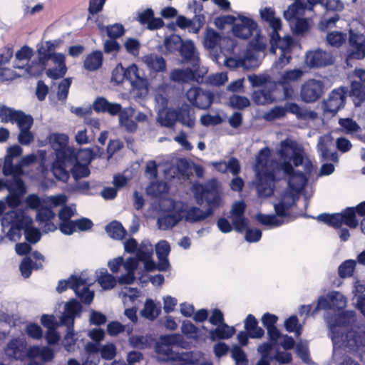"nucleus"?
Listing matches in <instances>:
<instances>
[{
    "mask_svg": "<svg viewBox=\"0 0 365 365\" xmlns=\"http://www.w3.org/2000/svg\"><path fill=\"white\" fill-rule=\"evenodd\" d=\"M270 150L262 149L256 158L255 171L256 173V188L261 197L271 196L274 192V181L279 178L278 173L282 171L289 175L287 191L282 195L279 202L274 205L276 215L258 214L257 220L262 225L274 227L286 222L288 211L295 203L296 199L307 182L304 174L294 172L292 163L295 167L304 164L306 172L311 171L312 163L304 159L302 150L296 142L287 139L280 143L278 150L279 163L269 160Z\"/></svg>",
    "mask_w": 365,
    "mask_h": 365,
    "instance_id": "obj_1",
    "label": "nucleus"
},
{
    "mask_svg": "<svg viewBox=\"0 0 365 365\" xmlns=\"http://www.w3.org/2000/svg\"><path fill=\"white\" fill-rule=\"evenodd\" d=\"M355 321L352 311L344 312L334 320L327 319L334 350L344 349L361 359H365V331L361 329L351 330L344 334L348 327Z\"/></svg>",
    "mask_w": 365,
    "mask_h": 365,
    "instance_id": "obj_2",
    "label": "nucleus"
},
{
    "mask_svg": "<svg viewBox=\"0 0 365 365\" xmlns=\"http://www.w3.org/2000/svg\"><path fill=\"white\" fill-rule=\"evenodd\" d=\"M68 136L64 133H52L48 136V142L56 153V160L52 165V172L55 177L63 182L67 181L69 173L64 168L63 162H71L74 158L73 149L68 146Z\"/></svg>",
    "mask_w": 365,
    "mask_h": 365,
    "instance_id": "obj_3",
    "label": "nucleus"
},
{
    "mask_svg": "<svg viewBox=\"0 0 365 365\" xmlns=\"http://www.w3.org/2000/svg\"><path fill=\"white\" fill-rule=\"evenodd\" d=\"M60 41H46L45 44L42 46L41 48H38V68L36 69H34L31 67H29L26 68L27 73L31 76L39 75L46 68V61L51 58L58 68L48 70L46 71V74L53 78H58L65 75L67 71L65 63L66 56L62 53H49L44 51L45 48L48 51H50L58 47Z\"/></svg>",
    "mask_w": 365,
    "mask_h": 365,
    "instance_id": "obj_4",
    "label": "nucleus"
},
{
    "mask_svg": "<svg viewBox=\"0 0 365 365\" xmlns=\"http://www.w3.org/2000/svg\"><path fill=\"white\" fill-rule=\"evenodd\" d=\"M356 213L365 217V202L360 203L356 208H347L341 213L321 214L317 217V220L334 227H339L345 224L351 228H355L359 225Z\"/></svg>",
    "mask_w": 365,
    "mask_h": 365,
    "instance_id": "obj_5",
    "label": "nucleus"
},
{
    "mask_svg": "<svg viewBox=\"0 0 365 365\" xmlns=\"http://www.w3.org/2000/svg\"><path fill=\"white\" fill-rule=\"evenodd\" d=\"M160 207L161 213L158 219L159 229L163 230L171 229L183 219V214L180 212L183 208V202L166 198L160 201Z\"/></svg>",
    "mask_w": 365,
    "mask_h": 365,
    "instance_id": "obj_6",
    "label": "nucleus"
},
{
    "mask_svg": "<svg viewBox=\"0 0 365 365\" xmlns=\"http://www.w3.org/2000/svg\"><path fill=\"white\" fill-rule=\"evenodd\" d=\"M245 210V204L243 201H237L233 203L230 212L232 223L237 232H242L246 230V241L256 242L260 240L262 232L259 229H247L248 221L244 215Z\"/></svg>",
    "mask_w": 365,
    "mask_h": 365,
    "instance_id": "obj_7",
    "label": "nucleus"
},
{
    "mask_svg": "<svg viewBox=\"0 0 365 365\" xmlns=\"http://www.w3.org/2000/svg\"><path fill=\"white\" fill-rule=\"evenodd\" d=\"M92 284L93 281L82 274L80 276H72L68 280L60 281L56 289L61 293L70 287L83 302L90 304L94 297V292L89 289Z\"/></svg>",
    "mask_w": 365,
    "mask_h": 365,
    "instance_id": "obj_8",
    "label": "nucleus"
},
{
    "mask_svg": "<svg viewBox=\"0 0 365 365\" xmlns=\"http://www.w3.org/2000/svg\"><path fill=\"white\" fill-rule=\"evenodd\" d=\"M81 311V305L76 300H71L65 304L64 312L61 317V324L67 327L66 334L63 339V346L68 351L74 350L76 344L73 323L76 316Z\"/></svg>",
    "mask_w": 365,
    "mask_h": 365,
    "instance_id": "obj_9",
    "label": "nucleus"
},
{
    "mask_svg": "<svg viewBox=\"0 0 365 365\" xmlns=\"http://www.w3.org/2000/svg\"><path fill=\"white\" fill-rule=\"evenodd\" d=\"M232 31L235 36L245 39L248 38L255 34L257 43L255 46L258 50H262L265 48L264 37L259 34L257 24L252 18L245 15H237L234 23V26H232Z\"/></svg>",
    "mask_w": 365,
    "mask_h": 365,
    "instance_id": "obj_10",
    "label": "nucleus"
},
{
    "mask_svg": "<svg viewBox=\"0 0 365 365\" xmlns=\"http://www.w3.org/2000/svg\"><path fill=\"white\" fill-rule=\"evenodd\" d=\"M155 351L159 355V361H170L173 365H191L197 363L200 359V354L192 351L181 353L174 352L170 346L159 341L155 347Z\"/></svg>",
    "mask_w": 365,
    "mask_h": 365,
    "instance_id": "obj_11",
    "label": "nucleus"
},
{
    "mask_svg": "<svg viewBox=\"0 0 365 365\" xmlns=\"http://www.w3.org/2000/svg\"><path fill=\"white\" fill-rule=\"evenodd\" d=\"M305 6L301 1H295L284 11V17L289 23L291 29L296 34L307 32L311 26V21L304 18Z\"/></svg>",
    "mask_w": 365,
    "mask_h": 365,
    "instance_id": "obj_12",
    "label": "nucleus"
},
{
    "mask_svg": "<svg viewBox=\"0 0 365 365\" xmlns=\"http://www.w3.org/2000/svg\"><path fill=\"white\" fill-rule=\"evenodd\" d=\"M125 251L128 253H133L136 251L138 262L141 261L144 263V267L147 271H153L156 265L153 260V245L148 240H144L138 247V242L135 239L130 238L124 242Z\"/></svg>",
    "mask_w": 365,
    "mask_h": 365,
    "instance_id": "obj_13",
    "label": "nucleus"
},
{
    "mask_svg": "<svg viewBox=\"0 0 365 365\" xmlns=\"http://www.w3.org/2000/svg\"><path fill=\"white\" fill-rule=\"evenodd\" d=\"M6 222L11 225L6 236L15 242L21 238V230H25L24 225L31 224L32 219L25 212L14 210L4 215L2 223L4 225Z\"/></svg>",
    "mask_w": 365,
    "mask_h": 365,
    "instance_id": "obj_14",
    "label": "nucleus"
},
{
    "mask_svg": "<svg viewBox=\"0 0 365 365\" xmlns=\"http://www.w3.org/2000/svg\"><path fill=\"white\" fill-rule=\"evenodd\" d=\"M122 266L126 271V274L120 275L118 282L121 284H132L135 279V271L138 267L137 259L130 257L124 260L123 257H118L109 260L108 262V267L113 273L119 272Z\"/></svg>",
    "mask_w": 365,
    "mask_h": 365,
    "instance_id": "obj_15",
    "label": "nucleus"
},
{
    "mask_svg": "<svg viewBox=\"0 0 365 365\" xmlns=\"http://www.w3.org/2000/svg\"><path fill=\"white\" fill-rule=\"evenodd\" d=\"M194 192L198 203L205 199L210 205H219L220 202V185L215 179L208 181L205 185L194 184Z\"/></svg>",
    "mask_w": 365,
    "mask_h": 365,
    "instance_id": "obj_16",
    "label": "nucleus"
},
{
    "mask_svg": "<svg viewBox=\"0 0 365 365\" xmlns=\"http://www.w3.org/2000/svg\"><path fill=\"white\" fill-rule=\"evenodd\" d=\"M126 78L130 81L133 91L139 97L144 98L148 95V81L135 64H131L126 68Z\"/></svg>",
    "mask_w": 365,
    "mask_h": 365,
    "instance_id": "obj_17",
    "label": "nucleus"
},
{
    "mask_svg": "<svg viewBox=\"0 0 365 365\" xmlns=\"http://www.w3.org/2000/svg\"><path fill=\"white\" fill-rule=\"evenodd\" d=\"M324 83L319 79L311 78L306 81L301 87L300 96L307 103L314 102L324 93Z\"/></svg>",
    "mask_w": 365,
    "mask_h": 365,
    "instance_id": "obj_18",
    "label": "nucleus"
},
{
    "mask_svg": "<svg viewBox=\"0 0 365 365\" xmlns=\"http://www.w3.org/2000/svg\"><path fill=\"white\" fill-rule=\"evenodd\" d=\"M186 98L192 106L200 109H207L212 103L214 96L199 87H192L187 91Z\"/></svg>",
    "mask_w": 365,
    "mask_h": 365,
    "instance_id": "obj_19",
    "label": "nucleus"
},
{
    "mask_svg": "<svg viewBox=\"0 0 365 365\" xmlns=\"http://www.w3.org/2000/svg\"><path fill=\"white\" fill-rule=\"evenodd\" d=\"M346 303V298L341 293L334 291L319 298L316 309H341Z\"/></svg>",
    "mask_w": 365,
    "mask_h": 365,
    "instance_id": "obj_20",
    "label": "nucleus"
},
{
    "mask_svg": "<svg viewBox=\"0 0 365 365\" xmlns=\"http://www.w3.org/2000/svg\"><path fill=\"white\" fill-rule=\"evenodd\" d=\"M355 77L360 81H353L351 87V96L356 106H360L365 103V70L355 69Z\"/></svg>",
    "mask_w": 365,
    "mask_h": 365,
    "instance_id": "obj_21",
    "label": "nucleus"
},
{
    "mask_svg": "<svg viewBox=\"0 0 365 365\" xmlns=\"http://www.w3.org/2000/svg\"><path fill=\"white\" fill-rule=\"evenodd\" d=\"M349 43L350 58L361 60L365 57V36L363 34L350 30Z\"/></svg>",
    "mask_w": 365,
    "mask_h": 365,
    "instance_id": "obj_22",
    "label": "nucleus"
},
{
    "mask_svg": "<svg viewBox=\"0 0 365 365\" xmlns=\"http://www.w3.org/2000/svg\"><path fill=\"white\" fill-rule=\"evenodd\" d=\"M225 65L230 68H242L245 70L257 66V58L252 49H247L242 57L228 58L225 61Z\"/></svg>",
    "mask_w": 365,
    "mask_h": 365,
    "instance_id": "obj_23",
    "label": "nucleus"
},
{
    "mask_svg": "<svg viewBox=\"0 0 365 365\" xmlns=\"http://www.w3.org/2000/svg\"><path fill=\"white\" fill-rule=\"evenodd\" d=\"M303 74V71L299 68L288 70L282 74L278 83L283 86L285 98H292L293 97L294 89L290 84L299 80Z\"/></svg>",
    "mask_w": 365,
    "mask_h": 365,
    "instance_id": "obj_24",
    "label": "nucleus"
},
{
    "mask_svg": "<svg viewBox=\"0 0 365 365\" xmlns=\"http://www.w3.org/2000/svg\"><path fill=\"white\" fill-rule=\"evenodd\" d=\"M346 93V90L343 87L334 90L324 103V111L337 113L344 106Z\"/></svg>",
    "mask_w": 365,
    "mask_h": 365,
    "instance_id": "obj_25",
    "label": "nucleus"
},
{
    "mask_svg": "<svg viewBox=\"0 0 365 365\" xmlns=\"http://www.w3.org/2000/svg\"><path fill=\"white\" fill-rule=\"evenodd\" d=\"M306 63L310 67H323L332 64L334 58L331 53L318 49L307 53Z\"/></svg>",
    "mask_w": 365,
    "mask_h": 365,
    "instance_id": "obj_26",
    "label": "nucleus"
},
{
    "mask_svg": "<svg viewBox=\"0 0 365 365\" xmlns=\"http://www.w3.org/2000/svg\"><path fill=\"white\" fill-rule=\"evenodd\" d=\"M279 31H272L270 34L271 43V52L277 53V50L279 49L282 55H287L290 53V48L292 45V38L289 36H286L281 38L279 34Z\"/></svg>",
    "mask_w": 365,
    "mask_h": 365,
    "instance_id": "obj_27",
    "label": "nucleus"
},
{
    "mask_svg": "<svg viewBox=\"0 0 365 365\" xmlns=\"http://www.w3.org/2000/svg\"><path fill=\"white\" fill-rule=\"evenodd\" d=\"M33 54L34 51L32 48H29L27 46L21 47L15 53V58L13 62L14 67L19 69H24L23 75L28 74L31 76L29 73H27L26 68L29 67H31L34 69H36L38 68V63L35 65L27 66Z\"/></svg>",
    "mask_w": 365,
    "mask_h": 365,
    "instance_id": "obj_28",
    "label": "nucleus"
},
{
    "mask_svg": "<svg viewBox=\"0 0 365 365\" xmlns=\"http://www.w3.org/2000/svg\"><path fill=\"white\" fill-rule=\"evenodd\" d=\"M5 352L7 356L16 360H24L27 357L26 342L23 339L11 340L7 345Z\"/></svg>",
    "mask_w": 365,
    "mask_h": 365,
    "instance_id": "obj_29",
    "label": "nucleus"
},
{
    "mask_svg": "<svg viewBox=\"0 0 365 365\" xmlns=\"http://www.w3.org/2000/svg\"><path fill=\"white\" fill-rule=\"evenodd\" d=\"M12 184L14 190L9 191V194L6 197V203L12 208L18 207L21 201V197L25 194L26 189L23 181L20 178H13Z\"/></svg>",
    "mask_w": 365,
    "mask_h": 365,
    "instance_id": "obj_30",
    "label": "nucleus"
},
{
    "mask_svg": "<svg viewBox=\"0 0 365 365\" xmlns=\"http://www.w3.org/2000/svg\"><path fill=\"white\" fill-rule=\"evenodd\" d=\"M183 214V219L190 222H196L205 220L211 215L210 209L202 210L199 207L188 206L183 203V208L180 210Z\"/></svg>",
    "mask_w": 365,
    "mask_h": 365,
    "instance_id": "obj_31",
    "label": "nucleus"
},
{
    "mask_svg": "<svg viewBox=\"0 0 365 365\" xmlns=\"http://www.w3.org/2000/svg\"><path fill=\"white\" fill-rule=\"evenodd\" d=\"M207 72V68H202L200 73H197V69L195 68V71L191 69H175L171 72L170 78L172 81L178 83H187L193 80H197V76L204 75Z\"/></svg>",
    "mask_w": 365,
    "mask_h": 365,
    "instance_id": "obj_32",
    "label": "nucleus"
},
{
    "mask_svg": "<svg viewBox=\"0 0 365 365\" xmlns=\"http://www.w3.org/2000/svg\"><path fill=\"white\" fill-rule=\"evenodd\" d=\"M22 153L23 149L18 145H12L7 148L2 168L3 174L5 176L12 175L16 167V164H13V160L14 158L19 157Z\"/></svg>",
    "mask_w": 365,
    "mask_h": 365,
    "instance_id": "obj_33",
    "label": "nucleus"
},
{
    "mask_svg": "<svg viewBox=\"0 0 365 365\" xmlns=\"http://www.w3.org/2000/svg\"><path fill=\"white\" fill-rule=\"evenodd\" d=\"M135 113V109L132 107L122 108L118 113V124L127 132L133 133L138 130V124L131 118Z\"/></svg>",
    "mask_w": 365,
    "mask_h": 365,
    "instance_id": "obj_34",
    "label": "nucleus"
},
{
    "mask_svg": "<svg viewBox=\"0 0 365 365\" xmlns=\"http://www.w3.org/2000/svg\"><path fill=\"white\" fill-rule=\"evenodd\" d=\"M27 358L31 361L39 359L42 362H49L53 359L54 352L48 346H32L27 349Z\"/></svg>",
    "mask_w": 365,
    "mask_h": 365,
    "instance_id": "obj_35",
    "label": "nucleus"
},
{
    "mask_svg": "<svg viewBox=\"0 0 365 365\" xmlns=\"http://www.w3.org/2000/svg\"><path fill=\"white\" fill-rule=\"evenodd\" d=\"M29 115L23 112L14 110L4 105H0V120L2 123H16L19 125Z\"/></svg>",
    "mask_w": 365,
    "mask_h": 365,
    "instance_id": "obj_36",
    "label": "nucleus"
},
{
    "mask_svg": "<svg viewBox=\"0 0 365 365\" xmlns=\"http://www.w3.org/2000/svg\"><path fill=\"white\" fill-rule=\"evenodd\" d=\"M275 88L274 83H269L266 86L253 93L252 99L258 105H264L272 103L276 98L273 94Z\"/></svg>",
    "mask_w": 365,
    "mask_h": 365,
    "instance_id": "obj_37",
    "label": "nucleus"
},
{
    "mask_svg": "<svg viewBox=\"0 0 365 365\" xmlns=\"http://www.w3.org/2000/svg\"><path fill=\"white\" fill-rule=\"evenodd\" d=\"M177 121L187 128H193L195 125V112L187 104L182 105L178 109Z\"/></svg>",
    "mask_w": 365,
    "mask_h": 365,
    "instance_id": "obj_38",
    "label": "nucleus"
},
{
    "mask_svg": "<svg viewBox=\"0 0 365 365\" xmlns=\"http://www.w3.org/2000/svg\"><path fill=\"white\" fill-rule=\"evenodd\" d=\"M142 62L147 68L155 72H162L166 69V63L165 59L155 53H150L141 58Z\"/></svg>",
    "mask_w": 365,
    "mask_h": 365,
    "instance_id": "obj_39",
    "label": "nucleus"
},
{
    "mask_svg": "<svg viewBox=\"0 0 365 365\" xmlns=\"http://www.w3.org/2000/svg\"><path fill=\"white\" fill-rule=\"evenodd\" d=\"M93 109L97 112H107L111 115H117L121 110V105L111 103L106 98H98L93 103Z\"/></svg>",
    "mask_w": 365,
    "mask_h": 365,
    "instance_id": "obj_40",
    "label": "nucleus"
},
{
    "mask_svg": "<svg viewBox=\"0 0 365 365\" xmlns=\"http://www.w3.org/2000/svg\"><path fill=\"white\" fill-rule=\"evenodd\" d=\"M155 252L159 259L158 269L161 271L166 270L169 267L167 258L170 252L169 243L165 240L160 241L155 246Z\"/></svg>",
    "mask_w": 365,
    "mask_h": 365,
    "instance_id": "obj_41",
    "label": "nucleus"
},
{
    "mask_svg": "<svg viewBox=\"0 0 365 365\" xmlns=\"http://www.w3.org/2000/svg\"><path fill=\"white\" fill-rule=\"evenodd\" d=\"M33 124V118L31 115L24 118L21 123L18 125L20 130L19 135V141L22 145H29L34 140V135L30 131Z\"/></svg>",
    "mask_w": 365,
    "mask_h": 365,
    "instance_id": "obj_42",
    "label": "nucleus"
},
{
    "mask_svg": "<svg viewBox=\"0 0 365 365\" xmlns=\"http://www.w3.org/2000/svg\"><path fill=\"white\" fill-rule=\"evenodd\" d=\"M333 138L330 134L324 135L319 138L317 148L322 156L327 160H337V155L335 153H330L329 147L332 144Z\"/></svg>",
    "mask_w": 365,
    "mask_h": 365,
    "instance_id": "obj_43",
    "label": "nucleus"
},
{
    "mask_svg": "<svg viewBox=\"0 0 365 365\" xmlns=\"http://www.w3.org/2000/svg\"><path fill=\"white\" fill-rule=\"evenodd\" d=\"M96 280L103 289H111L117 284L116 278L105 268L96 271Z\"/></svg>",
    "mask_w": 365,
    "mask_h": 365,
    "instance_id": "obj_44",
    "label": "nucleus"
},
{
    "mask_svg": "<svg viewBox=\"0 0 365 365\" xmlns=\"http://www.w3.org/2000/svg\"><path fill=\"white\" fill-rule=\"evenodd\" d=\"M48 205H43L38 209L36 218L41 222H46L44 230L45 232H51L56 230L54 224L51 223L49 221L54 217L55 214L51 211Z\"/></svg>",
    "mask_w": 365,
    "mask_h": 365,
    "instance_id": "obj_45",
    "label": "nucleus"
},
{
    "mask_svg": "<svg viewBox=\"0 0 365 365\" xmlns=\"http://www.w3.org/2000/svg\"><path fill=\"white\" fill-rule=\"evenodd\" d=\"M261 18L266 21L272 31H279L282 27V22L279 18L275 16V13L271 7H264L259 10Z\"/></svg>",
    "mask_w": 365,
    "mask_h": 365,
    "instance_id": "obj_46",
    "label": "nucleus"
},
{
    "mask_svg": "<svg viewBox=\"0 0 365 365\" xmlns=\"http://www.w3.org/2000/svg\"><path fill=\"white\" fill-rule=\"evenodd\" d=\"M161 312L160 303H155L153 299H148L145 301L143 309L140 311V314L149 320H154Z\"/></svg>",
    "mask_w": 365,
    "mask_h": 365,
    "instance_id": "obj_47",
    "label": "nucleus"
},
{
    "mask_svg": "<svg viewBox=\"0 0 365 365\" xmlns=\"http://www.w3.org/2000/svg\"><path fill=\"white\" fill-rule=\"evenodd\" d=\"M211 164L217 170L221 173L230 171L233 175H237L240 170V163L236 158H231L228 162H212Z\"/></svg>",
    "mask_w": 365,
    "mask_h": 365,
    "instance_id": "obj_48",
    "label": "nucleus"
},
{
    "mask_svg": "<svg viewBox=\"0 0 365 365\" xmlns=\"http://www.w3.org/2000/svg\"><path fill=\"white\" fill-rule=\"evenodd\" d=\"M180 53L185 58L190 61L195 67L198 65V53L192 41H186L182 43Z\"/></svg>",
    "mask_w": 365,
    "mask_h": 365,
    "instance_id": "obj_49",
    "label": "nucleus"
},
{
    "mask_svg": "<svg viewBox=\"0 0 365 365\" xmlns=\"http://www.w3.org/2000/svg\"><path fill=\"white\" fill-rule=\"evenodd\" d=\"M178 110L167 108L158 113L157 120L165 127H172L177 122Z\"/></svg>",
    "mask_w": 365,
    "mask_h": 365,
    "instance_id": "obj_50",
    "label": "nucleus"
},
{
    "mask_svg": "<svg viewBox=\"0 0 365 365\" xmlns=\"http://www.w3.org/2000/svg\"><path fill=\"white\" fill-rule=\"evenodd\" d=\"M36 159L37 156L35 154H29L21 158L19 162L16 164L12 174L13 178H19L21 175H23L24 169L34 164Z\"/></svg>",
    "mask_w": 365,
    "mask_h": 365,
    "instance_id": "obj_51",
    "label": "nucleus"
},
{
    "mask_svg": "<svg viewBox=\"0 0 365 365\" xmlns=\"http://www.w3.org/2000/svg\"><path fill=\"white\" fill-rule=\"evenodd\" d=\"M103 61V53L101 51H96L88 54L84 61V68L90 71L98 69Z\"/></svg>",
    "mask_w": 365,
    "mask_h": 365,
    "instance_id": "obj_52",
    "label": "nucleus"
},
{
    "mask_svg": "<svg viewBox=\"0 0 365 365\" xmlns=\"http://www.w3.org/2000/svg\"><path fill=\"white\" fill-rule=\"evenodd\" d=\"M245 328L251 338L259 339L264 335V330L257 327L256 319L251 314L245 321Z\"/></svg>",
    "mask_w": 365,
    "mask_h": 365,
    "instance_id": "obj_53",
    "label": "nucleus"
},
{
    "mask_svg": "<svg viewBox=\"0 0 365 365\" xmlns=\"http://www.w3.org/2000/svg\"><path fill=\"white\" fill-rule=\"evenodd\" d=\"M235 329L233 327H229L227 324L218 326L216 329L209 331L210 339L215 341L217 339H229L233 336Z\"/></svg>",
    "mask_w": 365,
    "mask_h": 365,
    "instance_id": "obj_54",
    "label": "nucleus"
},
{
    "mask_svg": "<svg viewBox=\"0 0 365 365\" xmlns=\"http://www.w3.org/2000/svg\"><path fill=\"white\" fill-rule=\"evenodd\" d=\"M91 151L89 149H83L78 153L73 150V154L71 155L74 159L71 162H63L64 168L66 169L67 167L73 165V163H81L86 164L90 163L91 160Z\"/></svg>",
    "mask_w": 365,
    "mask_h": 365,
    "instance_id": "obj_55",
    "label": "nucleus"
},
{
    "mask_svg": "<svg viewBox=\"0 0 365 365\" xmlns=\"http://www.w3.org/2000/svg\"><path fill=\"white\" fill-rule=\"evenodd\" d=\"M119 297L121 298L124 306L128 307L140 297V292L136 289L125 287L119 293Z\"/></svg>",
    "mask_w": 365,
    "mask_h": 365,
    "instance_id": "obj_56",
    "label": "nucleus"
},
{
    "mask_svg": "<svg viewBox=\"0 0 365 365\" xmlns=\"http://www.w3.org/2000/svg\"><path fill=\"white\" fill-rule=\"evenodd\" d=\"M106 230L108 235L115 240L123 239L126 234V231L122 225L116 221L107 225Z\"/></svg>",
    "mask_w": 365,
    "mask_h": 365,
    "instance_id": "obj_57",
    "label": "nucleus"
},
{
    "mask_svg": "<svg viewBox=\"0 0 365 365\" xmlns=\"http://www.w3.org/2000/svg\"><path fill=\"white\" fill-rule=\"evenodd\" d=\"M346 34L340 31H332L327 35V43L336 47H339L345 43Z\"/></svg>",
    "mask_w": 365,
    "mask_h": 365,
    "instance_id": "obj_58",
    "label": "nucleus"
},
{
    "mask_svg": "<svg viewBox=\"0 0 365 365\" xmlns=\"http://www.w3.org/2000/svg\"><path fill=\"white\" fill-rule=\"evenodd\" d=\"M339 124L341 130L346 134H353L358 132L361 128L357 123L351 118H341Z\"/></svg>",
    "mask_w": 365,
    "mask_h": 365,
    "instance_id": "obj_59",
    "label": "nucleus"
},
{
    "mask_svg": "<svg viewBox=\"0 0 365 365\" xmlns=\"http://www.w3.org/2000/svg\"><path fill=\"white\" fill-rule=\"evenodd\" d=\"M98 28L102 33L106 32L108 36L111 38L120 37L124 33L123 26L119 24H115L108 27L98 25Z\"/></svg>",
    "mask_w": 365,
    "mask_h": 365,
    "instance_id": "obj_60",
    "label": "nucleus"
},
{
    "mask_svg": "<svg viewBox=\"0 0 365 365\" xmlns=\"http://www.w3.org/2000/svg\"><path fill=\"white\" fill-rule=\"evenodd\" d=\"M68 170H71L73 177L76 179L85 178L89 175V170L87 165L83 163H73V165L67 167L66 171L68 173Z\"/></svg>",
    "mask_w": 365,
    "mask_h": 365,
    "instance_id": "obj_61",
    "label": "nucleus"
},
{
    "mask_svg": "<svg viewBox=\"0 0 365 365\" xmlns=\"http://www.w3.org/2000/svg\"><path fill=\"white\" fill-rule=\"evenodd\" d=\"M356 262L353 259H347L339 267V274L341 277H351L355 269Z\"/></svg>",
    "mask_w": 365,
    "mask_h": 365,
    "instance_id": "obj_62",
    "label": "nucleus"
},
{
    "mask_svg": "<svg viewBox=\"0 0 365 365\" xmlns=\"http://www.w3.org/2000/svg\"><path fill=\"white\" fill-rule=\"evenodd\" d=\"M168 190V187L165 182H152L150 185L147 187V192L148 195L158 197L163 193H165Z\"/></svg>",
    "mask_w": 365,
    "mask_h": 365,
    "instance_id": "obj_63",
    "label": "nucleus"
},
{
    "mask_svg": "<svg viewBox=\"0 0 365 365\" xmlns=\"http://www.w3.org/2000/svg\"><path fill=\"white\" fill-rule=\"evenodd\" d=\"M231 356L235 360L236 365H247V359L245 353L238 346H234L231 350Z\"/></svg>",
    "mask_w": 365,
    "mask_h": 365,
    "instance_id": "obj_64",
    "label": "nucleus"
}]
</instances>
